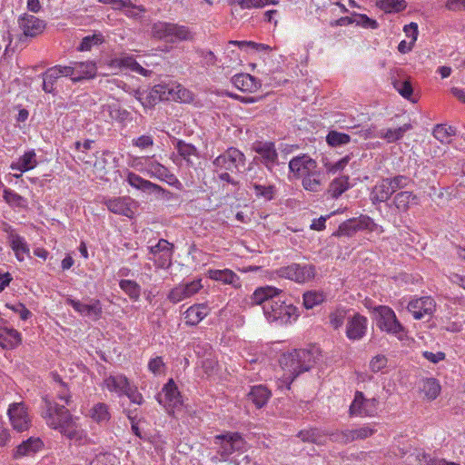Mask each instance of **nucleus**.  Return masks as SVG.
<instances>
[{
	"instance_id": "f257e3e1",
	"label": "nucleus",
	"mask_w": 465,
	"mask_h": 465,
	"mask_svg": "<svg viewBox=\"0 0 465 465\" xmlns=\"http://www.w3.org/2000/svg\"><path fill=\"white\" fill-rule=\"evenodd\" d=\"M42 416L48 427L58 430L70 440L80 442L85 437L84 430L77 422L78 418L73 416L64 405L45 401V410Z\"/></svg>"
},
{
	"instance_id": "f03ea898",
	"label": "nucleus",
	"mask_w": 465,
	"mask_h": 465,
	"mask_svg": "<svg viewBox=\"0 0 465 465\" xmlns=\"http://www.w3.org/2000/svg\"><path fill=\"white\" fill-rule=\"evenodd\" d=\"M279 362L284 371L285 381L291 384L301 373L308 371L313 366L315 360L310 351L300 349L283 353Z\"/></svg>"
},
{
	"instance_id": "7ed1b4c3",
	"label": "nucleus",
	"mask_w": 465,
	"mask_h": 465,
	"mask_svg": "<svg viewBox=\"0 0 465 465\" xmlns=\"http://www.w3.org/2000/svg\"><path fill=\"white\" fill-rule=\"evenodd\" d=\"M214 443L218 446L217 452L221 455L223 460H227L233 452H244L248 449V444L242 435L238 432L227 431L214 437Z\"/></svg>"
},
{
	"instance_id": "20e7f679",
	"label": "nucleus",
	"mask_w": 465,
	"mask_h": 465,
	"mask_svg": "<svg viewBox=\"0 0 465 465\" xmlns=\"http://www.w3.org/2000/svg\"><path fill=\"white\" fill-rule=\"evenodd\" d=\"M152 33L156 38L169 39L172 42L174 40L187 41L193 39V34L186 26L166 22L155 23L153 25Z\"/></svg>"
},
{
	"instance_id": "39448f33",
	"label": "nucleus",
	"mask_w": 465,
	"mask_h": 465,
	"mask_svg": "<svg viewBox=\"0 0 465 465\" xmlns=\"http://www.w3.org/2000/svg\"><path fill=\"white\" fill-rule=\"evenodd\" d=\"M377 313V326L388 333L394 334L401 339L405 335V329L398 321L394 312L388 306L375 308Z\"/></svg>"
},
{
	"instance_id": "423d86ee",
	"label": "nucleus",
	"mask_w": 465,
	"mask_h": 465,
	"mask_svg": "<svg viewBox=\"0 0 465 465\" xmlns=\"http://www.w3.org/2000/svg\"><path fill=\"white\" fill-rule=\"evenodd\" d=\"M280 295L273 296L272 300H269V304L265 305L263 313L270 322H286L294 312L295 308L291 304H286Z\"/></svg>"
},
{
	"instance_id": "0eeeda50",
	"label": "nucleus",
	"mask_w": 465,
	"mask_h": 465,
	"mask_svg": "<svg viewBox=\"0 0 465 465\" xmlns=\"http://www.w3.org/2000/svg\"><path fill=\"white\" fill-rule=\"evenodd\" d=\"M280 295L273 296L272 300H269V304L265 305L263 313L270 322H286L294 312L295 308L291 304H286Z\"/></svg>"
},
{
	"instance_id": "6e6552de",
	"label": "nucleus",
	"mask_w": 465,
	"mask_h": 465,
	"mask_svg": "<svg viewBox=\"0 0 465 465\" xmlns=\"http://www.w3.org/2000/svg\"><path fill=\"white\" fill-rule=\"evenodd\" d=\"M279 277L303 283L314 278L316 270L312 264L292 263L276 271Z\"/></svg>"
},
{
	"instance_id": "1a4fd4ad",
	"label": "nucleus",
	"mask_w": 465,
	"mask_h": 465,
	"mask_svg": "<svg viewBox=\"0 0 465 465\" xmlns=\"http://www.w3.org/2000/svg\"><path fill=\"white\" fill-rule=\"evenodd\" d=\"M245 155L237 148L230 147L223 153L217 156L213 164L221 171L235 172L245 165Z\"/></svg>"
},
{
	"instance_id": "9d476101",
	"label": "nucleus",
	"mask_w": 465,
	"mask_h": 465,
	"mask_svg": "<svg viewBox=\"0 0 465 465\" xmlns=\"http://www.w3.org/2000/svg\"><path fill=\"white\" fill-rule=\"evenodd\" d=\"M135 97L144 108H153L162 100L175 99L173 90L164 84H156L149 92L136 91Z\"/></svg>"
},
{
	"instance_id": "9b49d317",
	"label": "nucleus",
	"mask_w": 465,
	"mask_h": 465,
	"mask_svg": "<svg viewBox=\"0 0 465 465\" xmlns=\"http://www.w3.org/2000/svg\"><path fill=\"white\" fill-rule=\"evenodd\" d=\"M376 432L373 427L364 425L356 429L337 430L329 434L330 440L340 444H348L357 440H365Z\"/></svg>"
},
{
	"instance_id": "f8f14e48",
	"label": "nucleus",
	"mask_w": 465,
	"mask_h": 465,
	"mask_svg": "<svg viewBox=\"0 0 465 465\" xmlns=\"http://www.w3.org/2000/svg\"><path fill=\"white\" fill-rule=\"evenodd\" d=\"M378 401L374 398L366 399L361 391H356L353 401L350 406L351 416H374L378 410Z\"/></svg>"
},
{
	"instance_id": "ddd939ff",
	"label": "nucleus",
	"mask_w": 465,
	"mask_h": 465,
	"mask_svg": "<svg viewBox=\"0 0 465 465\" xmlns=\"http://www.w3.org/2000/svg\"><path fill=\"white\" fill-rule=\"evenodd\" d=\"M157 401L168 412L173 411L182 405V396L173 380H169L164 385L162 392L157 396Z\"/></svg>"
},
{
	"instance_id": "4468645a",
	"label": "nucleus",
	"mask_w": 465,
	"mask_h": 465,
	"mask_svg": "<svg viewBox=\"0 0 465 465\" xmlns=\"http://www.w3.org/2000/svg\"><path fill=\"white\" fill-rule=\"evenodd\" d=\"M139 170L144 172L151 178H157L168 183L169 184H173L178 182L177 178L167 167L153 160V157L145 158L144 167L140 168Z\"/></svg>"
},
{
	"instance_id": "2eb2a0df",
	"label": "nucleus",
	"mask_w": 465,
	"mask_h": 465,
	"mask_svg": "<svg viewBox=\"0 0 465 465\" xmlns=\"http://www.w3.org/2000/svg\"><path fill=\"white\" fill-rule=\"evenodd\" d=\"M8 416L14 430L18 432L27 430L31 426V419L23 402L11 404Z\"/></svg>"
},
{
	"instance_id": "dca6fc26",
	"label": "nucleus",
	"mask_w": 465,
	"mask_h": 465,
	"mask_svg": "<svg viewBox=\"0 0 465 465\" xmlns=\"http://www.w3.org/2000/svg\"><path fill=\"white\" fill-rule=\"evenodd\" d=\"M64 67L70 71L66 74V77H70L73 82L94 78L97 70L95 64L91 61L71 62L69 65Z\"/></svg>"
},
{
	"instance_id": "f3484780",
	"label": "nucleus",
	"mask_w": 465,
	"mask_h": 465,
	"mask_svg": "<svg viewBox=\"0 0 465 465\" xmlns=\"http://www.w3.org/2000/svg\"><path fill=\"white\" fill-rule=\"evenodd\" d=\"M66 303L81 315L89 317L94 321H97L102 317L103 308L99 300H91L89 303H84L78 300L68 298Z\"/></svg>"
},
{
	"instance_id": "a211bd4d",
	"label": "nucleus",
	"mask_w": 465,
	"mask_h": 465,
	"mask_svg": "<svg viewBox=\"0 0 465 465\" xmlns=\"http://www.w3.org/2000/svg\"><path fill=\"white\" fill-rule=\"evenodd\" d=\"M202 288L201 280H194L190 282L179 284L170 291L167 299L173 303H177L194 295Z\"/></svg>"
},
{
	"instance_id": "6ab92c4d",
	"label": "nucleus",
	"mask_w": 465,
	"mask_h": 465,
	"mask_svg": "<svg viewBox=\"0 0 465 465\" xmlns=\"http://www.w3.org/2000/svg\"><path fill=\"white\" fill-rule=\"evenodd\" d=\"M252 149L261 158L262 163L269 171L278 163V153L275 145L272 142H256L252 145Z\"/></svg>"
},
{
	"instance_id": "aec40b11",
	"label": "nucleus",
	"mask_w": 465,
	"mask_h": 465,
	"mask_svg": "<svg viewBox=\"0 0 465 465\" xmlns=\"http://www.w3.org/2000/svg\"><path fill=\"white\" fill-rule=\"evenodd\" d=\"M435 308V301L430 296L411 300L408 304L409 312L416 320H420L426 315H432Z\"/></svg>"
},
{
	"instance_id": "412c9836",
	"label": "nucleus",
	"mask_w": 465,
	"mask_h": 465,
	"mask_svg": "<svg viewBox=\"0 0 465 465\" xmlns=\"http://www.w3.org/2000/svg\"><path fill=\"white\" fill-rule=\"evenodd\" d=\"M289 169L296 177H305L317 170V163L311 157L303 154L292 158L289 163Z\"/></svg>"
},
{
	"instance_id": "4be33fe9",
	"label": "nucleus",
	"mask_w": 465,
	"mask_h": 465,
	"mask_svg": "<svg viewBox=\"0 0 465 465\" xmlns=\"http://www.w3.org/2000/svg\"><path fill=\"white\" fill-rule=\"evenodd\" d=\"M68 72L70 71L64 69L63 65H54L48 68L45 73L42 74L43 90L48 94H54L55 84L57 83L58 79L63 76L66 77V74H68Z\"/></svg>"
},
{
	"instance_id": "5701e85b",
	"label": "nucleus",
	"mask_w": 465,
	"mask_h": 465,
	"mask_svg": "<svg viewBox=\"0 0 465 465\" xmlns=\"http://www.w3.org/2000/svg\"><path fill=\"white\" fill-rule=\"evenodd\" d=\"M367 330V319L366 317L355 313L351 318L348 320L346 326V335L350 340H361Z\"/></svg>"
},
{
	"instance_id": "b1692460",
	"label": "nucleus",
	"mask_w": 465,
	"mask_h": 465,
	"mask_svg": "<svg viewBox=\"0 0 465 465\" xmlns=\"http://www.w3.org/2000/svg\"><path fill=\"white\" fill-rule=\"evenodd\" d=\"M19 26L25 36L35 37L43 32L45 23L33 15H25L19 19Z\"/></svg>"
},
{
	"instance_id": "393cba45",
	"label": "nucleus",
	"mask_w": 465,
	"mask_h": 465,
	"mask_svg": "<svg viewBox=\"0 0 465 465\" xmlns=\"http://www.w3.org/2000/svg\"><path fill=\"white\" fill-rule=\"evenodd\" d=\"M44 448L43 440L38 437H30L25 440H23L16 446L14 450V457L15 459L33 456Z\"/></svg>"
},
{
	"instance_id": "a878e982",
	"label": "nucleus",
	"mask_w": 465,
	"mask_h": 465,
	"mask_svg": "<svg viewBox=\"0 0 465 465\" xmlns=\"http://www.w3.org/2000/svg\"><path fill=\"white\" fill-rule=\"evenodd\" d=\"M108 210L114 213L132 217L134 202L130 197H117L105 202Z\"/></svg>"
},
{
	"instance_id": "bb28decb",
	"label": "nucleus",
	"mask_w": 465,
	"mask_h": 465,
	"mask_svg": "<svg viewBox=\"0 0 465 465\" xmlns=\"http://www.w3.org/2000/svg\"><path fill=\"white\" fill-rule=\"evenodd\" d=\"M282 292L272 286H263L257 288L250 297L252 305H262V310H265V305L269 304V300H272L276 294H281Z\"/></svg>"
},
{
	"instance_id": "cd10ccee",
	"label": "nucleus",
	"mask_w": 465,
	"mask_h": 465,
	"mask_svg": "<svg viewBox=\"0 0 465 465\" xmlns=\"http://www.w3.org/2000/svg\"><path fill=\"white\" fill-rule=\"evenodd\" d=\"M232 84L242 92L254 93L260 87V82L249 74H238L232 78Z\"/></svg>"
},
{
	"instance_id": "c85d7f7f",
	"label": "nucleus",
	"mask_w": 465,
	"mask_h": 465,
	"mask_svg": "<svg viewBox=\"0 0 465 465\" xmlns=\"http://www.w3.org/2000/svg\"><path fill=\"white\" fill-rule=\"evenodd\" d=\"M392 203L399 212L406 213L411 204H419L420 199L412 192L401 191L394 195Z\"/></svg>"
},
{
	"instance_id": "c756f323",
	"label": "nucleus",
	"mask_w": 465,
	"mask_h": 465,
	"mask_svg": "<svg viewBox=\"0 0 465 465\" xmlns=\"http://www.w3.org/2000/svg\"><path fill=\"white\" fill-rule=\"evenodd\" d=\"M386 178H383L374 185L370 194V199L373 204L385 203L391 198L393 192Z\"/></svg>"
},
{
	"instance_id": "7c9ffc66",
	"label": "nucleus",
	"mask_w": 465,
	"mask_h": 465,
	"mask_svg": "<svg viewBox=\"0 0 465 465\" xmlns=\"http://www.w3.org/2000/svg\"><path fill=\"white\" fill-rule=\"evenodd\" d=\"M10 247L14 251L18 261L23 262L29 255L30 249L26 241L17 233L11 232L7 237Z\"/></svg>"
},
{
	"instance_id": "2f4dec72",
	"label": "nucleus",
	"mask_w": 465,
	"mask_h": 465,
	"mask_svg": "<svg viewBox=\"0 0 465 465\" xmlns=\"http://www.w3.org/2000/svg\"><path fill=\"white\" fill-rule=\"evenodd\" d=\"M271 396V391L264 385L252 386L247 394L248 400L258 409L264 407Z\"/></svg>"
},
{
	"instance_id": "473e14b6",
	"label": "nucleus",
	"mask_w": 465,
	"mask_h": 465,
	"mask_svg": "<svg viewBox=\"0 0 465 465\" xmlns=\"http://www.w3.org/2000/svg\"><path fill=\"white\" fill-rule=\"evenodd\" d=\"M209 307L204 303L194 304L184 312L185 323L194 326L209 314Z\"/></svg>"
},
{
	"instance_id": "72a5a7b5",
	"label": "nucleus",
	"mask_w": 465,
	"mask_h": 465,
	"mask_svg": "<svg viewBox=\"0 0 465 465\" xmlns=\"http://www.w3.org/2000/svg\"><path fill=\"white\" fill-rule=\"evenodd\" d=\"M104 384L109 391L115 392L121 396L124 395L130 382L124 375L117 374L106 377L104 381Z\"/></svg>"
},
{
	"instance_id": "f704fd0d",
	"label": "nucleus",
	"mask_w": 465,
	"mask_h": 465,
	"mask_svg": "<svg viewBox=\"0 0 465 465\" xmlns=\"http://www.w3.org/2000/svg\"><path fill=\"white\" fill-rule=\"evenodd\" d=\"M208 276L214 281L222 282L225 284H231L233 287L241 286L239 276L232 270H209Z\"/></svg>"
},
{
	"instance_id": "c9c22d12",
	"label": "nucleus",
	"mask_w": 465,
	"mask_h": 465,
	"mask_svg": "<svg viewBox=\"0 0 465 465\" xmlns=\"http://www.w3.org/2000/svg\"><path fill=\"white\" fill-rule=\"evenodd\" d=\"M174 146L178 152V154L187 163V165L193 166V159L199 158V153L197 148L194 145L188 143L183 140H178L175 143Z\"/></svg>"
},
{
	"instance_id": "e433bc0d",
	"label": "nucleus",
	"mask_w": 465,
	"mask_h": 465,
	"mask_svg": "<svg viewBox=\"0 0 465 465\" xmlns=\"http://www.w3.org/2000/svg\"><path fill=\"white\" fill-rule=\"evenodd\" d=\"M126 181L132 187L141 190L143 192H152V191H163V188L161 187L160 185L153 183L148 180H145L134 173H129L127 174Z\"/></svg>"
},
{
	"instance_id": "4c0bfd02",
	"label": "nucleus",
	"mask_w": 465,
	"mask_h": 465,
	"mask_svg": "<svg viewBox=\"0 0 465 465\" xmlns=\"http://www.w3.org/2000/svg\"><path fill=\"white\" fill-rule=\"evenodd\" d=\"M323 181L324 173L317 169L302 178V186L306 191L320 192L322 188Z\"/></svg>"
},
{
	"instance_id": "58836bf2",
	"label": "nucleus",
	"mask_w": 465,
	"mask_h": 465,
	"mask_svg": "<svg viewBox=\"0 0 465 465\" xmlns=\"http://www.w3.org/2000/svg\"><path fill=\"white\" fill-rule=\"evenodd\" d=\"M37 164L36 154L34 151L26 152L16 162L12 163L11 169L25 173L35 168Z\"/></svg>"
},
{
	"instance_id": "ea45409f",
	"label": "nucleus",
	"mask_w": 465,
	"mask_h": 465,
	"mask_svg": "<svg viewBox=\"0 0 465 465\" xmlns=\"http://www.w3.org/2000/svg\"><path fill=\"white\" fill-rule=\"evenodd\" d=\"M302 441L314 443L317 445H324L326 443V434L320 430L314 428L310 430H302L297 435Z\"/></svg>"
},
{
	"instance_id": "a19ab883",
	"label": "nucleus",
	"mask_w": 465,
	"mask_h": 465,
	"mask_svg": "<svg viewBox=\"0 0 465 465\" xmlns=\"http://www.w3.org/2000/svg\"><path fill=\"white\" fill-rule=\"evenodd\" d=\"M20 341V334L16 330L13 328L0 327V346L3 348L13 347L15 344H18Z\"/></svg>"
},
{
	"instance_id": "79ce46f5",
	"label": "nucleus",
	"mask_w": 465,
	"mask_h": 465,
	"mask_svg": "<svg viewBox=\"0 0 465 465\" xmlns=\"http://www.w3.org/2000/svg\"><path fill=\"white\" fill-rule=\"evenodd\" d=\"M250 187L253 188L254 193L258 198H263L267 201H271L275 196L276 188L274 185H265L260 183V181L254 182L252 180L250 182Z\"/></svg>"
},
{
	"instance_id": "37998d69",
	"label": "nucleus",
	"mask_w": 465,
	"mask_h": 465,
	"mask_svg": "<svg viewBox=\"0 0 465 465\" xmlns=\"http://www.w3.org/2000/svg\"><path fill=\"white\" fill-rule=\"evenodd\" d=\"M349 189L348 176H341L334 179L329 185L328 193L331 198H338Z\"/></svg>"
},
{
	"instance_id": "c03bdc74",
	"label": "nucleus",
	"mask_w": 465,
	"mask_h": 465,
	"mask_svg": "<svg viewBox=\"0 0 465 465\" xmlns=\"http://www.w3.org/2000/svg\"><path fill=\"white\" fill-rule=\"evenodd\" d=\"M433 136L442 143H449L456 135V128L446 124H437L432 132Z\"/></svg>"
},
{
	"instance_id": "a18cd8bd",
	"label": "nucleus",
	"mask_w": 465,
	"mask_h": 465,
	"mask_svg": "<svg viewBox=\"0 0 465 465\" xmlns=\"http://www.w3.org/2000/svg\"><path fill=\"white\" fill-rule=\"evenodd\" d=\"M111 66L115 68H130L134 72L143 73L144 69L136 61L128 55L114 58L111 61Z\"/></svg>"
},
{
	"instance_id": "49530a36",
	"label": "nucleus",
	"mask_w": 465,
	"mask_h": 465,
	"mask_svg": "<svg viewBox=\"0 0 465 465\" xmlns=\"http://www.w3.org/2000/svg\"><path fill=\"white\" fill-rule=\"evenodd\" d=\"M411 129V124H405L402 126L396 129H387L381 131L380 134V137L386 139L389 143H393L402 138L404 134Z\"/></svg>"
},
{
	"instance_id": "de8ad7c7",
	"label": "nucleus",
	"mask_w": 465,
	"mask_h": 465,
	"mask_svg": "<svg viewBox=\"0 0 465 465\" xmlns=\"http://www.w3.org/2000/svg\"><path fill=\"white\" fill-rule=\"evenodd\" d=\"M119 285L131 300H139L141 295V287L136 282L131 280H122L120 281Z\"/></svg>"
},
{
	"instance_id": "09e8293b",
	"label": "nucleus",
	"mask_w": 465,
	"mask_h": 465,
	"mask_svg": "<svg viewBox=\"0 0 465 465\" xmlns=\"http://www.w3.org/2000/svg\"><path fill=\"white\" fill-rule=\"evenodd\" d=\"M325 300V294L319 291H308L303 294V305L306 309H312Z\"/></svg>"
},
{
	"instance_id": "8fccbe9b",
	"label": "nucleus",
	"mask_w": 465,
	"mask_h": 465,
	"mask_svg": "<svg viewBox=\"0 0 465 465\" xmlns=\"http://www.w3.org/2000/svg\"><path fill=\"white\" fill-rule=\"evenodd\" d=\"M376 5L386 13L400 12L406 7L404 0H377Z\"/></svg>"
},
{
	"instance_id": "3c124183",
	"label": "nucleus",
	"mask_w": 465,
	"mask_h": 465,
	"mask_svg": "<svg viewBox=\"0 0 465 465\" xmlns=\"http://www.w3.org/2000/svg\"><path fill=\"white\" fill-rule=\"evenodd\" d=\"M422 391L429 400H434L440 394V386L435 379L430 378L423 381Z\"/></svg>"
},
{
	"instance_id": "603ef678",
	"label": "nucleus",
	"mask_w": 465,
	"mask_h": 465,
	"mask_svg": "<svg viewBox=\"0 0 465 465\" xmlns=\"http://www.w3.org/2000/svg\"><path fill=\"white\" fill-rule=\"evenodd\" d=\"M91 417L97 422L107 421L110 419L108 406L105 403H97L91 411Z\"/></svg>"
},
{
	"instance_id": "864d4df0",
	"label": "nucleus",
	"mask_w": 465,
	"mask_h": 465,
	"mask_svg": "<svg viewBox=\"0 0 465 465\" xmlns=\"http://www.w3.org/2000/svg\"><path fill=\"white\" fill-rule=\"evenodd\" d=\"M326 141L331 146H340L349 143L351 137L350 135L343 133L331 131L327 134Z\"/></svg>"
},
{
	"instance_id": "5fc2aeb1",
	"label": "nucleus",
	"mask_w": 465,
	"mask_h": 465,
	"mask_svg": "<svg viewBox=\"0 0 465 465\" xmlns=\"http://www.w3.org/2000/svg\"><path fill=\"white\" fill-rule=\"evenodd\" d=\"M356 218L349 219L342 223L335 233L337 236H352L358 232Z\"/></svg>"
},
{
	"instance_id": "6e6d98bb",
	"label": "nucleus",
	"mask_w": 465,
	"mask_h": 465,
	"mask_svg": "<svg viewBox=\"0 0 465 465\" xmlns=\"http://www.w3.org/2000/svg\"><path fill=\"white\" fill-rule=\"evenodd\" d=\"M392 85L402 97L406 99H411L413 93V89L409 80L401 81L395 79L392 81Z\"/></svg>"
},
{
	"instance_id": "4d7b16f0",
	"label": "nucleus",
	"mask_w": 465,
	"mask_h": 465,
	"mask_svg": "<svg viewBox=\"0 0 465 465\" xmlns=\"http://www.w3.org/2000/svg\"><path fill=\"white\" fill-rule=\"evenodd\" d=\"M386 180L390 183L389 185L393 193L398 190L406 188L411 182V179L406 175H396L394 177L386 178Z\"/></svg>"
},
{
	"instance_id": "13d9d810",
	"label": "nucleus",
	"mask_w": 465,
	"mask_h": 465,
	"mask_svg": "<svg viewBox=\"0 0 465 465\" xmlns=\"http://www.w3.org/2000/svg\"><path fill=\"white\" fill-rule=\"evenodd\" d=\"M4 199L11 206L20 207L24 204V198L12 191L11 189L5 188L4 190Z\"/></svg>"
},
{
	"instance_id": "bf43d9fd",
	"label": "nucleus",
	"mask_w": 465,
	"mask_h": 465,
	"mask_svg": "<svg viewBox=\"0 0 465 465\" xmlns=\"http://www.w3.org/2000/svg\"><path fill=\"white\" fill-rule=\"evenodd\" d=\"M195 52L202 58L203 65L213 66L216 64L217 57L213 52L202 48H196Z\"/></svg>"
},
{
	"instance_id": "052dcab7",
	"label": "nucleus",
	"mask_w": 465,
	"mask_h": 465,
	"mask_svg": "<svg viewBox=\"0 0 465 465\" xmlns=\"http://www.w3.org/2000/svg\"><path fill=\"white\" fill-rule=\"evenodd\" d=\"M103 42V37L101 35H87L83 38L78 50L79 51H88L92 48L93 45H99Z\"/></svg>"
},
{
	"instance_id": "680f3d73",
	"label": "nucleus",
	"mask_w": 465,
	"mask_h": 465,
	"mask_svg": "<svg viewBox=\"0 0 465 465\" xmlns=\"http://www.w3.org/2000/svg\"><path fill=\"white\" fill-rule=\"evenodd\" d=\"M173 250L150 258L158 268H168L172 263Z\"/></svg>"
},
{
	"instance_id": "e2e57ef3",
	"label": "nucleus",
	"mask_w": 465,
	"mask_h": 465,
	"mask_svg": "<svg viewBox=\"0 0 465 465\" xmlns=\"http://www.w3.org/2000/svg\"><path fill=\"white\" fill-rule=\"evenodd\" d=\"M173 244L170 243L165 239H160L155 245L149 247V251L153 256H156L160 253L165 252L167 251H171V250H173Z\"/></svg>"
},
{
	"instance_id": "0e129e2a",
	"label": "nucleus",
	"mask_w": 465,
	"mask_h": 465,
	"mask_svg": "<svg viewBox=\"0 0 465 465\" xmlns=\"http://www.w3.org/2000/svg\"><path fill=\"white\" fill-rule=\"evenodd\" d=\"M355 21L357 25H361L364 28H371L377 29L379 27V24L376 20L370 18L366 15L362 14H354Z\"/></svg>"
},
{
	"instance_id": "69168bd1",
	"label": "nucleus",
	"mask_w": 465,
	"mask_h": 465,
	"mask_svg": "<svg viewBox=\"0 0 465 465\" xmlns=\"http://www.w3.org/2000/svg\"><path fill=\"white\" fill-rule=\"evenodd\" d=\"M330 323L334 329H338L343 325L346 319V311L338 309L330 314Z\"/></svg>"
},
{
	"instance_id": "338daca9",
	"label": "nucleus",
	"mask_w": 465,
	"mask_h": 465,
	"mask_svg": "<svg viewBox=\"0 0 465 465\" xmlns=\"http://www.w3.org/2000/svg\"><path fill=\"white\" fill-rule=\"evenodd\" d=\"M387 357L382 354H378L371 360L369 366L372 372H378L383 370L387 366Z\"/></svg>"
},
{
	"instance_id": "774afa93",
	"label": "nucleus",
	"mask_w": 465,
	"mask_h": 465,
	"mask_svg": "<svg viewBox=\"0 0 465 465\" xmlns=\"http://www.w3.org/2000/svg\"><path fill=\"white\" fill-rule=\"evenodd\" d=\"M124 395H126L133 403L141 405L143 402V395L138 391L135 386L131 384H129Z\"/></svg>"
}]
</instances>
